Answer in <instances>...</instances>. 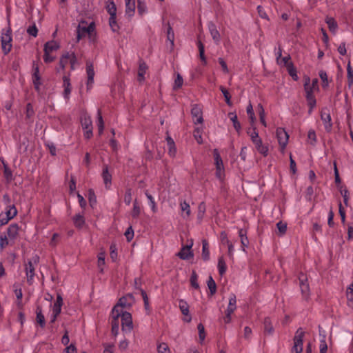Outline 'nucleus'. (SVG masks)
Instances as JSON below:
<instances>
[{
	"instance_id": "f257e3e1",
	"label": "nucleus",
	"mask_w": 353,
	"mask_h": 353,
	"mask_svg": "<svg viewBox=\"0 0 353 353\" xmlns=\"http://www.w3.org/2000/svg\"><path fill=\"white\" fill-rule=\"evenodd\" d=\"M70 63L71 70H74L77 65H79V62L77 59V56L74 53V52L67 51L63 53L60 58L59 61V68L57 71L59 72V70H64L65 66Z\"/></svg>"
},
{
	"instance_id": "f03ea898",
	"label": "nucleus",
	"mask_w": 353,
	"mask_h": 353,
	"mask_svg": "<svg viewBox=\"0 0 353 353\" xmlns=\"http://www.w3.org/2000/svg\"><path fill=\"white\" fill-rule=\"evenodd\" d=\"M94 23H90L88 24L85 21L81 22L77 29V39L79 41L83 38L89 36L94 30Z\"/></svg>"
},
{
	"instance_id": "7ed1b4c3",
	"label": "nucleus",
	"mask_w": 353,
	"mask_h": 353,
	"mask_svg": "<svg viewBox=\"0 0 353 353\" xmlns=\"http://www.w3.org/2000/svg\"><path fill=\"white\" fill-rule=\"evenodd\" d=\"M59 48V43L55 41H50L47 42L44 45V55L43 60L46 63L52 62L54 60V57L51 55L54 51H57Z\"/></svg>"
},
{
	"instance_id": "20e7f679",
	"label": "nucleus",
	"mask_w": 353,
	"mask_h": 353,
	"mask_svg": "<svg viewBox=\"0 0 353 353\" xmlns=\"http://www.w3.org/2000/svg\"><path fill=\"white\" fill-rule=\"evenodd\" d=\"M122 311L118 310L117 307H114L111 312V325H112V334L114 336H117L119 330V325L121 322V314Z\"/></svg>"
},
{
	"instance_id": "39448f33",
	"label": "nucleus",
	"mask_w": 353,
	"mask_h": 353,
	"mask_svg": "<svg viewBox=\"0 0 353 353\" xmlns=\"http://www.w3.org/2000/svg\"><path fill=\"white\" fill-rule=\"evenodd\" d=\"M213 157L214 160V165L216 168V176L221 181L224 179L225 169L223 160L220 156L219 152L217 149L213 150Z\"/></svg>"
},
{
	"instance_id": "423d86ee",
	"label": "nucleus",
	"mask_w": 353,
	"mask_h": 353,
	"mask_svg": "<svg viewBox=\"0 0 353 353\" xmlns=\"http://www.w3.org/2000/svg\"><path fill=\"white\" fill-rule=\"evenodd\" d=\"M121 324L123 332L127 333L131 332L133 328V323L130 313L122 311L121 314Z\"/></svg>"
},
{
	"instance_id": "0eeeda50",
	"label": "nucleus",
	"mask_w": 353,
	"mask_h": 353,
	"mask_svg": "<svg viewBox=\"0 0 353 353\" xmlns=\"http://www.w3.org/2000/svg\"><path fill=\"white\" fill-rule=\"evenodd\" d=\"M304 332L301 328H299L294 337V346L292 347V352L294 353H301L303 351V336Z\"/></svg>"
},
{
	"instance_id": "6e6552de",
	"label": "nucleus",
	"mask_w": 353,
	"mask_h": 353,
	"mask_svg": "<svg viewBox=\"0 0 353 353\" xmlns=\"http://www.w3.org/2000/svg\"><path fill=\"white\" fill-rule=\"evenodd\" d=\"M1 39L2 50L4 54H8L12 48V37L10 30H3Z\"/></svg>"
},
{
	"instance_id": "1a4fd4ad",
	"label": "nucleus",
	"mask_w": 353,
	"mask_h": 353,
	"mask_svg": "<svg viewBox=\"0 0 353 353\" xmlns=\"http://www.w3.org/2000/svg\"><path fill=\"white\" fill-rule=\"evenodd\" d=\"M276 135L281 148L280 150L282 153H283L288 142L289 135L282 128H278L276 129Z\"/></svg>"
},
{
	"instance_id": "9d476101",
	"label": "nucleus",
	"mask_w": 353,
	"mask_h": 353,
	"mask_svg": "<svg viewBox=\"0 0 353 353\" xmlns=\"http://www.w3.org/2000/svg\"><path fill=\"white\" fill-rule=\"evenodd\" d=\"M236 299L234 294H231L229 299V303L225 310V316L223 319L225 323H229L231 321V316L236 308Z\"/></svg>"
},
{
	"instance_id": "9b49d317",
	"label": "nucleus",
	"mask_w": 353,
	"mask_h": 353,
	"mask_svg": "<svg viewBox=\"0 0 353 353\" xmlns=\"http://www.w3.org/2000/svg\"><path fill=\"white\" fill-rule=\"evenodd\" d=\"M203 108L201 105L194 104L192 105L191 114L194 124H201L203 121Z\"/></svg>"
},
{
	"instance_id": "f8f14e48",
	"label": "nucleus",
	"mask_w": 353,
	"mask_h": 353,
	"mask_svg": "<svg viewBox=\"0 0 353 353\" xmlns=\"http://www.w3.org/2000/svg\"><path fill=\"white\" fill-rule=\"evenodd\" d=\"M304 90L305 94H314V92L319 90V80L317 79H314L311 83L309 77L305 78L304 82Z\"/></svg>"
},
{
	"instance_id": "ddd939ff",
	"label": "nucleus",
	"mask_w": 353,
	"mask_h": 353,
	"mask_svg": "<svg viewBox=\"0 0 353 353\" xmlns=\"http://www.w3.org/2000/svg\"><path fill=\"white\" fill-rule=\"evenodd\" d=\"M101 177L107 190H110L112 185V175L109 171V167L108 165L104 164L102 167Z\"/></svg>"
},
{
	"instance_id": "4468645a",
	"label": "nucleus",
	"mask_w": 353,
	"mask_h": 353,
	"mask_svg": "<svg viewBox=\"0 0 353 353\" xmlns=\"http://www.w3.org/2000/svg\"><path fill=\"white\" fill-rule=\"evenodd\" d=\"M321 119L324 124L325 129L327 132H330L332 128V119L328 109L325 108L321 112Z\"/></svg>"
},
{
	"instance_id": "2eb2a0df",
	"label": "nucleus",
	"mask_w": 353,
	"mask_h": 353,
	"mask_svg": "<svg viewBox=\"0 0 353 353\" xmlns=\"http://www.w3.org/2000/svg\"><path fill=\"white\" fill-rule=\"evenodd\" d=\"M32 80V83H33L34 89L37 92H39L40 85H41L42 83H41V77L39 75V66L37 64H35L34 63H33Z\"/></svg>"
},
{
	"instance_id": "dca6fc26",
	"label": "nucleus",
	"mask_w": 353,
	"mask_h": 353,
	"mask_svg": "<svg viewBox=\"0 0 353 353\" xmlns=\"http://www.w3.org/2000/svg\"><path fill=\"white\" fill-rule=\"evenodd\" d=\"M132 302L133 296L129 294L121 297L114 307H117L118 310L123 311V308L130 307L132 305Z\"/></svg>"
},
{
	"instance_id": "f3484780",
	"label": "nucleus",
	"mask_w": 353,
	"mask_h": 353,
	"mask_svg": "<svg viewBox=\"0 0 353 353\" xmlns=\"http://www.w3.org/2000/svg\"><path fill=\"white\" fill-rule=\"evenodd\" d=\"M86 73H87V90H89L92 88L94 83V71L92 63L87 62L86 63Z\"/></svg>"
},
{
	"instance_id": "a211bd4d",
	"label": "nucleus",
	"mask_w": 353,
	"mask_h": 353,
	"mask_svg": "<svg viewBox=\"0 0 353 353\" xmlns=\"http://www.w3.org/2000/svg\"><path fill=\"white\" fill-rule=\"evenodd\" d=\"M254 145L255 149L264 157L268 156L269 148L267 145H265L262 142V139L259 137L253 141H252Z\"/></svg>"
},
{
	"instance_id": "6ab92c4d",
	"label": "nucleus",
	"mask_w": 353,
	"mask_h": 353,
	"mask_svg": "<svg viewBox=\"0 0 353 353\" xmlns=\"http://www.w3.org/2000/svg\"><path fill=\"white\" fill-rule=\"evenodd\" d=\"M208 30L210 33V35L214 41V42L218 45L220 43L221 41V35L218 30L216 29V25L212 22L210 21L208 24Z\"/></svg>"
},
{
	"instance_id": "aec40b11",
	"label": "nucleus",
	"mask_w": 353,
	"mask_h": 353,
	"mask_svg": "<svg viewBox=\"0 0 353 353\" xmlns=\"http://www.w3.org/2000/svg\"><path fill=\"white\" fill-rule=\"evenodd\" d=\"M63 87L64 88L63 90V97L65 100H68L70 99V95L72 91V86L70 83V74L64 75L63 77Z\"/></svg>"
},
{
	"instance_id": "412c9836",
	"label": "nucleus",
	"mask_w": 353,
	"mask_h": 353,
	"mask_svg": "<svg viewBox=\"0 0 353 353\" xmlns=\"http://www.w3.org/2000/svg\"><path fill=\"white\" fill-rule=\"evenodd\" d=\"M193 243L192 242L190 245H187L182 248L181 251L178 253V256L180 259L183 260H188L193 257V253L191 251Z\"/></svg>"
},
{
	"instance_id": "4be33fe9",
	"label": "nucleus",
	"mask_w": 353,
	"mask_h": 353,
	"mask_svg": "<svg viewBox=\"0 0 353 353\" xmlns=\"http://www.w3.org/2000/svg\"><path fill=\"white\" fill-rule=\"evenodd\" d=\"M299 279L301 293L305 298H307L309 296L310 287L307 282V279L303 274H302L299 276Z\"/></svg>"
},
{
	"instance_id": "5701e85b",
	"label": "nucleus",
	"mask_w": 353,
	"mask_h": 353,
	"mask_svg": "<svg viewBox=\"0 0 353 353\" xmlns=\"http://www.w3.org/2000/svg\"><path fill=\"white\" fill-rule=\"evenodd\" d=\"M239 236L241 240V250L243 252H245V248L249 245V240L247 236V231L243 229H239Z\"/></svg>"
},
{
	"instance_id": "b1692460",
	"label": "nucleus",
	"mask_w": 353,
	"mask_h": 353,
	"mask_svg": "<svg viewBox=\"0 0 353 353\" xmlns=\"http://www.w3.org/2000/svg\"><path fill=\"white\" fill-rule=\"evenodd\" d=\"M63 305V299L61 294H57V300L54 303L52 308V311L55 315H59L61 311V307Z\"/></svg>"
},
{
	"instance_id": "393cba45",
	"label": "nucleus",
	"mask_w": 353,
	"mask_h": 353,
	"mask_svg": "<svg viewBox=\"0 0 353 353\" xmlns=\"http://www.w3.org/2000/svg\"><path fill=\"white\" fill-rule=\"evenodd\" d=\"M148 66L145 63L141 62L139 65L137 80L141 83L145 80V74H146Z\"/></svg>"
},
{
	"instance_id": "a878e982",
	"label": "nucleus",
	"mask_w": 353,
	"mask_h": 353,
	"mask_svg": "<svg viewBox=\"0 0 353 353\" xmlns=\"http://www.w3.org/2000/svg\"><path fill=\"white\" fill-rule=\"evenodd\" d=\"M166 142L168 145V154L171 157H175L176 153V148L175 146L174 141L170 137L168 136L166 137Z\"/></svg>"
},
{
	"instance_id": "bb28decb",
	"label": "nucleus",
	"mask_w": 353,
	"mask_h": 353,
	"mask_svg": "<svg viewBox=\"0 0 353 353\" xmlns=\"http://www.w3.org/2000/svg\"><path fill=\"white\" fill-rule=\"evenodd\" d=\"M26 272L28 283L31 284L34 275V264L32 262H29L28 265L26 267Z\"/></svg>"
},
{
	"instance_id": "cd10ccee",
	"label": "nucleus",
	"mask_w": 353,
	"mask_h": 353,
	"mask_svg": "<svg viewBox=\"0 0 353 353\" xmlns=\"http://www.w3.org/2000/svg\"><path fill=\"white\" fill-rule=\"evenodd\" d=\"M325 23H327L330 31L335 34L338 30V24L333 17H327L325 18Z\"/></svg>"
},
{
	"instance_id": "c85d7f7f",
	"label": "nucleus",
	"mask_w": 353,
	"mask_h": 353,
	"mask_svg": "<svg viewBox=\"0 0 353 353\" xmlns=\"http://www.w3.org/2000/svg\"><path fill=\"white\" fill-rule=\"evenodd\" d=\"M81 123L83 130L92 128V120L90 117L84 114L81 117Z\"/></svg>"
},
{
	"instance_id": "c756f323",
	"label": "nucleus",
	"mask_w": 353,
	"mask_h": 353,
	"mask_svg": "<svg viewBox=\"0 0 353 353\" xmlns=\"http://www.w3.org/2000/svg\"><path fill=\"white\" fill-rule=\"evenodd\" d=\"M106 10L110 14V17L117 16V7L113 0L108 1Z\"/></svg>"
},
{
	"instance_id": "7c9ffc66",
	"label": "nucleus",
	"mask_w": 353,
	"mask_h": 353,
	"mask_svg": "<svg viewBox=\"0 0 353 353\" xmlns=\"http://www.w3.org/2000/svg\"><path fill=\"white\" fill-rule=\"evenodd\" d=\"M263 325H264V333L265 334L272 335L274 332V327L272 325V322L269 317H266L264 319Z\"/></svg>"
},
{
	"instance_id": "2f4dec72",
	"label": "nucleus",
	"mask_w": 353,
	"mask_h": 353,
	"mask_svg": "<svg viewBox=\"0 0 353 353\" xmlns=\"http://www.w3.org/2000/svg\"><path fill=\"white\" fill-rule=\"evenodd\" d=\"M217 268L219 274L223 276L227 270V265L223 256H220L219 258Z\"/></svg>"
},
{
	"instance_id": "473e14b6",
	"label": "nucleus",
	"mask_w": 353,
	"mask_h": 353,
	"mask_svg": "<svg viewBox=\"0 0 353 353\" xmlns=\"http://www.w3.org/2000/svg\"><path fill=\"white\" fill-rule=\"evenodd\" d=\"M229 118L233 123V126L236 132H239L241 129V125L240 123L238 121V118L236 114L233 112H230L228 114Z\"/></svg>"
},
{
	"instance_id": "72a5a7b5",
	"label": "nucleus",
	"mask_w": 353,
	"mask_h": 353,
	"mask_svg": "<svg viewBox=\"0 0 353 353\" xmlns=\"http://www.w3.org/2000/svg\"><path fill=\"white\" fill-rule=\"evenodd\" d=\"M202 258L205 261H208L210 259L209 245L206 240H203L202 241Z\"/></svg>"
},
{
	"instance_id": "f704fd0d",
	"label": "nucleus",
	"mask_w": 353,
	"mask_h": 353,
	"mask_svg": "<svg viewBox=\"0 0 353 353\" xmlns=\"http://www.w3.org/2000/svg\"><path fill=\"white\" fill-rule=\"evenodd\" d=\"M179 307L183 315H189V305L185 301H184L183 299H179Z\"/></svg>"
},
{
	"instance_id": "c9c22d12",
	"label": "nucleus",
	"mask_w": 353,
	"mask_h": 353,
	"mask_svg": "<svg viewBox=\"0 0 353 353\" xmlns=\"http://www.w3.org/2000/svg\"><path fill=\"white\" fill-rule=\"evenodd\" d=\"M135 10V0L125 1V12L129 16H132Z\"/></svg>"
},
{
	"instance_id": "e433bc0d",
	"label": "nucleus",
	"mask_w": 353,
	"mask_h": 353,
	"mask_svg": "<svg viewBox=\"0 0 353 353\" xmlns=\"http://www.w3.org/2000/svg\"><path fill=\"white\" fill-rule=\"evenodd\" d=\"M19 228L17 225H11L8 230V234L10 239H14L19 233Z\"/></svg>"
},
{
	"instance_id": "4c0bfd02",
	"label": "nucleus",
	"mask_w": 353,
	"mask_h": 353,
	"mask_svg": "<svg viewBox=\"0 0 353 353\" xmlns=\"http://www.w3.org/2000/svg\"><path fill=\"white\" fill-rule=\"evenodd\" d=\"M73 222L75 227L81 228L85 224V219L83 215L76 214L73 218Z\"/></svg>"
},
{
	"instance_id": "58836bf2",
	"label": "nucleus",
	"mask_w": 353,
	"mask_h": 353,
	"mask_svg": "<svg viewBox=\"0 0 353 353\" xmlns=\"http://www.w3.org/2000/svg\"><path fill=\"white\" fill-rule=\"evenodd\" d=\"M141 214V207L137 199L133 203V208L131 212V215L133 219H137Z\"/></svg>"
},
{
	"instance_id": "ea45409f",
	"label": "nucleus",
	"mask_w": 353,
	"mask_h": 353,
	"mask_svg": "<svg viewBox=\"0 0 353 353\" xmlns=\"http://www.w3.org/2000/svg\"><path fill=\"white\" fill-rule=\"evenodd\" d=\"M97 125L99 134H101L104 129V123L101 115V110L99 109L97 112Z\"/></svg>"
},
{
	"instance_id": "a19ab883",
	"label": "nucleus",
	"mask_w": 353,
	"mask_h": 353,
	"mask_svg": "<svg viewBox=\"0 0 353 353\" xmlns=\"http://www.w3.org/2000/svg\"><path fill=\"white\" fill-rule=\"evenodd\" d=\"M197 46L199 51V57L201 60L203 61V65H206L207 61L205 56V50H204V46L201 43V41H199L197 43Z\"/></svg>"
},
{
	"instance_id": "79ce46f5",
	"label": "nucleus",
	"mask_w": 353,
	"mask_h": 353,
	"mask_svg": "<svg viewBox=\"0 0 353 353\" xmlns=\"http://www.w3.org/2000/svg\"><path fill=\"white\" fill-rule=\"evenodd\" d=\"M347 79L349 87L353 85V68H352L350 63L347 65Z\"/></svg>"
},
{
	"instance_id": "37998d69",
	"label": "nucleus",
	"mask_w": 353,
	"mask_h": 353,
	"mask_svg": "<svg viewBox=\"0 0 353 353\" xmlns=\"http://www.w3.org/2000/svg\"><path fill=\"white\" fill-rule=\"evenodd\" d=\"M183 83V79L180 74H176L173 85V90H177L181 88Z\"/></svg>"
},
{
	"instance_id": "c03bdc74",
	"label": "nucleus",
	"mask_w": 353,
	"mask_h": 353,
	"mask_svg": "<svg viewBox=\"0 0 353 353\" xmlns=\"http://www.w3.org/2000/svg\"><path fill=\"white\" fill-rule=\"evenodd\" d=\"M168 28H167V40L170 42L171 46L174 45V31L170 26V23H168Z\"/></svg>"
},
{
	"instance_id": "a18cd8bd",
	"label": "nucleus",
	"mask_w": 353,
	"mask_h": 353,
	"mask_svg": "<svg viewBox=\"0 0 353 353\" xmlns=\"http://www.w3.org/2000/svg\"><path fill=\"white\" fill-rule=\"evenodd\" d=\"M109 25L113 32H117L119 29V25L117 22V16L110 17Z\"/></svg>"
},
{
	"instance_id": "49530a36",
	"label": "nucleus",
	"mask_w": 353,
	"mask_h": 353,
	"mask_svg": "<svg viewBox=\"0 0 353 353\" xmlns=\"http://www.w3.org/2000/svg\"><path fill=\"white\" fill-rule=\"evenodd\" d=\"M37 322L39 324V325L41 327H43L45 326L46 322H45V317L43 315L41 310L39 308H37Z\"/></svg>"
},
{
	"instance_id": "de8ad7c7",
	"label": "nucleus",
	"mask_w": 353,
	"mask_h": 353,
	"mask_svg": "<svg viewBox=\"0 0 353 353\" xmlns=\"http://www.w3.org/2000/svg\"><path fill=\"white\" fill-rule=\"evenodd\" d=\"M180 208L183 212L185 213V216L188 217L190 214V205L185 201L180 202Z\"/></svg>"
},
{
	"instance_id": "09e8293b",
	"label": "nucleus",
	"mask_w": 353,
	"mask_h": 353,
	"mask_svg": "<svg viewBox=\"0 0 353 353\" xmlns=\"http://www.w3.org/2000/svg\"><path fill=\"white\" fill-rule=\"evenodd\" d=\"M132 190L130 188H128L125 190L124 195V202L126 205H129L132 201Z\"/></svg>"
},
{
	"instance_id": "8fccbe9b",
	"label": "nucleus",
	"mask_w": 353,
	"mask_h": 353,
	"mask_svg": "<svg viewBox=\"0 0 353 353\" xmlns=\"http://www.w3.org/2000/svg\"><path fill=\"white\" fill-rule=\"evenodd\" d=\"M208 287L209 288L211 295H213L214 294H215L216 290V283L212 276H210V278L208 281Z\"/></svg>"
},
{
	"instance_id": "3c124183",
	"label": "nucleus",
	"mask_w": 353,
	"mask_h": 353,
	"mask_svg": "<svg viewBox=\"0 0 353 353\" xmlns=\"http://www.w3.org/2000/svg\"><path fill=\"white\" fill-rule=\"evenodd\" d=\"M197 329L199 331V342L200 343H203L205 338L204 326L201 323H199L197 326Z\"/></svg>"
},
{
	"instance_id": "603ef678",
	"label": "nucleus",
	"mask_w": 353,
	"mask_h": 353,
	"mask_svg": "<svg viewBox=\"0 0 353 353\" xmlns=\"http://www.w3.org/2000/svg\"><path fill=\"white\" fill-rule=\"evenodd\" d=\"M305 98L309 108H314L316 106V101L314 94H305Z\"/></svg>"
},
{
	"instance_id": "864d4df0",
	"label": "nucleus",
	"mask_w": 353,
	"mask_h": 353,
	"mask_svg": "<svg viewBox=\"0 0 353 353\" xmlns=\"http://www.w3.org/2000/svg\"><path fill=\"white\" fill-rule=\"evenodd\" d=\"M287 71L288 74L294 79L296 80L297 79V74H296V70L294 68L293 63L288 64L286 67Z\"/></svg>"
},
{
	"instance_id": "5fc2aeb1",
	"label": "nucleus",
	"mask_w": 353,
	"mask_h": 353,
	"mask_svg": "<svg viewBox=\"0 0 353 353\" xmlns=\"http://www.w3.org/2000/svg\"><path fill=\"white\" fill-rule=\"evenodd\" d=\"M219 88L224 96L226 103L228 105H232L231 96H230L229 92L223 86H220Z\"/></svg>"
},
{
	"instance_id": "6e6d98bb",
	"label": "nucleus",
	"mask_w": 353,
	"mask_h": 353,
	"mask_svg": "<svg viewBox=\"0 0 353 353\" xmlns=\"http://www.w3.org/2000/svg\"><path fill=\"white\" fill-rule=\"evenodd\" d=\"M3 214H6L8 218L10 220L17 214V210L14 206H10Z\"/></svg>"
},
{
	"instance_id": "4d7b16f0",
	"label": "nucleus",
	"mask_w": 353,
	"mask_h": 353,
	"mask_svg": "<svg viewBox=\"0 0 353 353\" xmlns=\"http://www.w3.org/2000/svg\"><path fill=\"white\" fill-rule=\"evenodd\" d=\"M145 194L149 201V205L151 207L152 210L155 212L157 211V206L154 197L148 191L145 192Z\"/></svg>"
},
{
	"instance_id": "13d9d810",
	"label": "nucleus",
	"mask_w": 353,
	"mask_h": 353,
	"mask_svg": "<svg viewBox=\"0 0 353 353\" xmlns=\"http://www.w3.org/2000/svg\"><path fill=\"white\" fill-rule=\"evenodd\" d=\"M190 283L192 288L194 289H199V285L198 283V276L194 271L190 276Z\"/></svg>"
},
{
	"instance_id": "bf43d9fd",
	"label": "nucleus",
	"mask_w": 353,
	"mask_h": 353,
	"mask_svg": "<svg viewBox=\"0 0 353 353\" xmlns=\"http://www.w3.org/2000/svg\"><path fill=\"white\" fill-rule=\"evenodd\" d=\"M158 353H170V348L167 343H161L157 347Z\"/></svg>"
},
{
	"instance_id": "052dcab7",
	"label": "nucleus",
	"mask_w": 353,
	"mask_h": 353,
	"mask_svg": "<svg viewBox=\"0 0 353 353\" xmlns=\"http://www.w3.org/2000/svg\"><path fill=\"white\" fill-rule=\"evenodd\" d=\"M247 133L250 136L252 141L259 138V133L255 128H249L247 131Z\"/></svg>"
},
{
	"instance_id": "680f3d73",
	"label": "nucleus",
	"mask_w": 353,
	"mask_h": 353,
	"mask_svg": "<svg viewBox=\"0 0 353 353\" xmlns=\"http://www.w3.org/2000/svg\"><path fill=\"white\" fill-rule=\"evenodd\" d=\"M137 10L140 14H143L146 12L147 6L141 0H138Z\"/></svg>"
},
{
	"instance_id": "e2e57ef3",
	"label": "nucleus",
	"mask_w": 353,
	"mask_h": 353,
	"mask_svg": "<svg viewBox=\"0 0 353 353\" xmlns=\"http://www.w3.org/2000/svg\"><path fill=\"white\" fill-rule=\"evenodd\" d=\"M201 130L202 129L200 128L199 127L196 128L194 130V137L196 141L198 142V143H201L203 141L201 137Z\"/></svg>"
},
{
	"instance_id": "0e129e2a",
	"label": "nucleus",
	"mask_w": 353,
	"mask_h": 353,
	"mask_svg": "<svg viewBox=\"0 0 353 353\" xmlns=\"http://www.w3.org/2000/svg\"><path fill=\"white\" fill-rule=\"evenodd\" d=\"M27 32L29 35L36 37L38 33V29L34 23L30 26L27 29Z\"/></svg>"
},
{
	"instance_id": "69168bd1",
	"label": "nucleus",
	"mask_w": 353,
	"mask_h": 353,
	"mask_svg": "<svg viewBox=\"0 0 353 353\" xmlns=\"http://www.w3.org/2000/svg\"><path fill=\"white\" fill-rule=\"evenodd\" d=\"M276 228L281 235H283L285 233L287 230V224L283 223L282 221H279L276 223Z\"/></svg>"
},
{
	"instance_id": "338daca9",
	"label": "nucleus",
	"mask_w": 353,
	"mask_h": 353,
	"mask_svg": "<svg viewBox=\"0 0 353 353\" xmlns=\"http://www.w3.org/2000/svg\"><path fill=\"white\" fill-rule=\"evenodd\" d=\"M125 236L128 242L131 241L134 237V230L132 226H130L125 232Z\"/></svg>"
},
{
	"instance_id": "774afa93",
	"label": "nucleus",
	"mask_w": 353,
	"mask_h": 353,
	"mask_svg": "<svg viewBox=\"0 0 353 353\" xmlns=\"http://www.w3.org/2000/svg\"><path fill=\"white\" fill-rule=\"evenodd\" d=\"M347 227V239L348 240L353 239V222H348Z\"/></svg>"
}]
</instances>
